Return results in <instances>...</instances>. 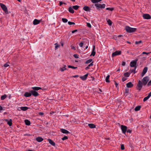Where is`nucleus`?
I'll use <instances>...</instances> for the list:
<instances>
[{
	"instance_id": "f257e3e1",
	"label": "nucleus",
	"mask_w": 151,
	"mask_h": 151,
	"mask_svg": "<svg viewBox=\"0 0 151 151\" xmlns=\"http://www.w3.org/2000/svg\"><path fill=\"white\" fill-rule=\"evenodd\" d=\"M149 81V78L147 76L143 78L142 80V82L141 81L139 80L136 88L137 89L140 91L143 85L144 86H145Z\"/></svg>"
},
{
	"instance_id": "f03ea898",
	"label": "nucleus",
	"mask_w": 151,
	"mask_h": 151,
	"mask_svg": "<svg viewBox=\"0 0 151 151\" xmlns=\"http://www.w3.org/2000/svg\"><path fill=\"white\" fill-rule=\"evenodd\" d=\"M32 88L33 89L31 90L32 92L33 93V96L35 97H37L39 95V93L36 91L42 89L41 87H32Z\"/></svg>"
},
{
	"instance_id": "7ed1b4c3",
	"label": "nucleus",
	"mask_w": 151,
	"mask_h": 151,
	"mask_svg": "<svg viewBox=\"0 0 151 151\" xmlns=\"http://www.w3.org/2000/svg\"><path fill=\"white\" fill-rule=\"evenodd\" d=\"M125 29L128 33H132L135 32L137 29L136 28H132L129 26H126Z\"/></svg>"
},
{
	"instance_id": "20e7f679",
	"label": "nucleus",
	"mask_w": 151,
	"mask_h": 151,
	"mask_svg": "<svg viewBox=\"0 0 151 151\" xmlns=\"http://www.w3.org/2000/svg\"><path fill=\"white\" fill-rule=\"evenodd\" d=\"M95 5L97 10H100V8L101 9H103L105 8L106 6V5L104 4H96Z\"/></svg>"
},
{
	"instance_id": "39448f33",
	"label": "nucleus",
	"mask_w": 151,
	"mask_h": 151,
	"mask_svg": "<svg viewBox=\"0 0 151 151\" xmlns=\"http://www.w3.org/2000/svg\"><path fill=\"white\" fill-rule=\"evenodd\" d=\"M0 6L5 13L8 14V12L6 6L4 4L1 3H0Z\"/></svg>"
},
{
	"instance_id": "423d86ee",
	"label": "nucleus",
	"mask_w": 151,
	"mask_h": 151,
	"mask_svg": "<svg viewBox=\"0 0 151 151\" xmlns=\"http://www.w3.org/2000/svg\"><path fill=\"white\" fill-rule=\"evenodd\" d=\"M138 60V59H135L134 60L131 61L130 63V66L132 67H137L136 65L137 62Z\"/></svg>"
},
{
	"instance_id": "0eeeda50",
	"label": "nucleus",
	"mask_w": 151,
	"mask_h": 151,
	"mask_svg": "<svg viewBox=\"0 0 151 151\" xmlns=\"http://www.w3.org/2000/svg\"><path fill=\"white\" fill-rule=\"evenodd\" d=\"M121 129L122 131V133L123 134H125L127 131V127L126 126L123 125H122L121 126Z\"/></svg>"
},
{
	"instance_id": "6e6552de",
	"label": "nucleus",
	"mask_w": 151,
	"mask_h": 151,
	"mask_svg": "<svg viewBox=\"0 0 151 151\" xmlns=\"http://www.w3.org/2000/svg\"><path fill=\"white\" fill-rule=\"evenodd\" d=\"M121 53L122 52L121 51H116L112 53V57H113L117 55H121Z\"/></svg>"
},
{
	"instance_id": "1a4fd4ad",
	"label": "nucleus",
	"mask_w": 151,
	"mask_h": 151,
	"mask_svg": "<svg viewBox=\"0 0 151 151\" xmlns=\"http://www.w3.org/2000/svg\"><path fill=\"white\" fill-rule=\"evenodd\" d=\"M33 93H32V91L30 90L29 91V92H25L24 94V96L26 97H29L31 96L32 95L33 96Z\"/></svg>"
},
{
	"instance_id": "9d476101",
	"label": "nucleus",
	"mask_w": 151,
	"mask_h": 151,
	"mask_svg": "<svg viewBox=\"0 0 151 151\" xmlns=\"http://www.w3.org/2000/svg\"><path fill=\"white\" fill-rule=\"evenodd\" d=\"M143 17L144 19H151L150 15L148 14H144L143 15Z\"/></svg>"
},
{
	"instance_id": "9b49d317",
	"label": "nucleus",
	"mask_w": 151,
	"mask_h": 151,
	"mask_svg": "<svg viewBox=\"0 0 151 151\" xmlns=\"http://www.w3.org/2000/svg\"><path fill=\"white\" fill-rule=\"evenodd\" d=\"M41 21V20H38L35 19L33 21V24L34 25H36L39 24Z\"/></svg>"
},
{
	"instance_id": "f8f14e48",
	"label": "nucleus",
	"mask_w": 151,
	"mask_h": 151,
	"mask_svg": "<svg viewBox=\"0 0 151 151\" xmlns=\"http://www.w3.org/2000/svg\"><path fill=\"white\" fill-rule=\"evenodd\" d=\"M148 69V68L147 67H146L144 68L143 69L142 72V75L141 76L142 77L147 72V70Z\"/></svg>"
},
{
	"instance_id": "ddd939ff",
	"label": "nucleus",
	"mask_w": 151,
	"mask_h": 151,
	"mask_svg": "<svg viewBox=\"0 0 151 151\" xmlns=\"http://www.w3.org/2000/svg\"><path fill=\"white\" fill-rule=\"evenodd\" d=\"M4 120L7 122V124L9 125V126H11L12 125V120L10 119L9 121L7 119H5Z\"/></svg>"
},
{
	"instance_id": "4468645a",
	"label": "nucleus",
	"mask_w": 151,
	"mask_h": 151,
	"mask_svg": "<svg viewBox=\"0 0 151 151\" xmlns=\"http://www.w3.org/2000/svg\"><path fill=\"white\" fill-rule=\"evenodd\" d=\"M88 73H87V74H85L83 76H81L80 77V78L83 81L85 80H86L87 78V77L88 75Z\"/></svg>"
},
{
	"instance_id": "2eb2a0df",
	"label": "nucleus",
	"mask_w": 151,
	"mask_h": 151,
	"mask_svg": "<svg viewBox=\"0 0 151 151\" xmlns=\"http://www.w3.org/2000/svg\"><path fill=\"white\" fill-rule=\"evenodd\" d=\"M133 84L131 82H129L126 84V86L128 88H131L133 86Z\"/></svg>"
},
{
	"instance_id": "dca6fc26",
	"label": "nucleus",
	"mask_w": 151,
	"mask_h": 151,
	"mask_svg": "<svg viewBox=\"0 0 151 151\" xmlns=\"http://www.w3.org/2000/svg\"><path fill=\"white\" fill-rule=\"evenodd\" d=\"M60 131L62 133L64 134H68L69 133L68 131L63 129H60Z\"/></svg>"
},
{
	"instance_id": "f3484780",
	"label": "nucleus",
	"mask_w": 151,
	"mask_h": 151,
	"mask_svg": "<svg viewBox=\"0 0 151 151\" xmlns=\"http://www.w3.org/2000/svg\"><path fill=\"white\" fill-rule=\"evenodd\" d=\"M83 9L85 11L88 12L90 11V8L87 6H85L83 8Z\"/></svg>"
},
{
	"instance_id": "a211bd4d",
	"label": "nucleus",
	"mask_w": 151,
	"mask_h": 151,
	"mask_svg": "<svg viewBox=\"0 0 151 151\" xmlns=\"http://www.w3.org/2000/svg\"><path fill=\"white\" fill-rule=\"evenodd\" d=\"M95 46H93L92 51L91 53V54L90 55V56H94L96 54V52L95 51Z\"/></svg>"
},
{
	"instance_id": "6ab92c4d",
	"label": "nucleus",
	"mask_w": 151,
	"mask_h": 151,
	"mask_svg": "<svg viewBox=\"0 0 151 151\" xmlns=\"http://www.w3.org/2000/svg\"><path fill=\"white\" fill-rule=\"evenodd\" d=\"M48 141H49V143L52 145L55 146V143L54 142L50 139H48Z\"/></svg>"
},
{
	"instance_id": "aec40b11",
	"label": "nucleus",
	"mask_w": 151,
	"mask_h": 151,
	"mask_svg": "<svg viewBox=\"0 0 151 151\" xmlns=\"http://www.w3.org/2000/svg\"><path fill=\"white\" fill-rule=\"evenodd\" d=\"M36 140L37 142H40L43 140V139L41 137H38L36 138Z\"/></svg>"
},
{
	"instance_id": "412c9836",
	"label": "nucleus",
	"mask_w": 151,
	"mask_h": 151,
	"mask_svg": "<svg viewBox=\"0 0 151 151\" xmlns=\"http://www.w3.org/2000/svg\"><path fill=\"white\" fill-rule=\"evenodd\" d=\"M88 126L90 127V128H94L96 127V125L92 123L89 124H88Z\"/></svg>"
},
{
	"instance_id": "4be33fe9",
	"label": "nucleus",
	"mask_w": 151,
	"mask_h": 151,
	"mask_svg": "<svg viewBox=\"0 0 151 151\" xmlns=\"http://www.w3.org/2000/svg\"><path fill=\"white\" fill-rule=\"evenodd\" d=\"M69 12L71 13H73L74 12V11L71 7H70L68 8Z\"/></svg>"
},
{
	"instance_id": "5701e85b",
	"label": "nucleus",
	"mask_w": 151,
	"mask_h": 151,
	"mask_svg": "<svg viewBox=\"0 0 151 151\" xmlns=\"http://www.w3.org/2000/svg\"><path fill=\"white\" fill-rule=\"evenodd\" d=\"M20 108L22 110L25 111L28 109V108L26 106H23L20 107Z\"/></svg>"
},
{
	"instance_id": "b1692460",
	"label": "nucleus",
	"mask_w": 151,
	"mask_h": 151,
	"mask_svg": "<svg viewBox=\"0 0 151 151\" xmlns=\"http://www.w3.org/2000/svg\"><path fill=\"white\" fill-rule=\"evenodd\" d=\"M93 62H91V63H90L88 65L87 67H86V68H85V69L86 70H87L88 69H89L90 68H89V67H90L91 66H92L93 65Z\"/></svg>"
},
{
	"instance_id": "393cba45",
	"label": "nucleus",
	"mask_w": 151,
	"mask_h": 151,
	"mask_svg": "<svg viewBox=\"0 0 151 151\" xmlns=\"http://www.w3.org/2000/svg\"><path fill=\"white\" fill-rule=\"evenodd\" d=\"M24 122L25 124L26 125H29L30 124V121L27 119H26L24 120Z\"/></svg>"
},
{
	"instance_id": "a878e982",
	"label": "nucleus",
	"mask_w": 151,
	"mask_h": 151,
	"mask_svg": "<svg viewBox=\"0 0 151 151\" xmlns=\"http://www.w3.org/2000/svg\"><path fill=\"white\" fill-rule=\"evenodd\" d=\"M101 0H91V1L94 4L97 3L101 1Z\"/></svg>"
},
{
	"instance_id": "bb28decb",
	"label": "nucleus",
	"mask_w": 151,
	"mask_h": 151,
	"mask_svg": "<svg viewBox=\"0 0 151 151\" xmlns=\"http://www.w3.org/2000/svg\"><path fill=\"white\" fill-rule=\"evenodd\" d=\"M141 108V106H138L136 107L134 109V110L135 111H137L140 110V108Z\"/></svg>"
},
{
	"instance_id": "cd10ccee",
	"label": "nucleus",
	"mask_w": 151,
	"mask_h": 151,
	"mask_svg": "<svg viewBox=\"0 0 151 151\" xmlns=\"http://www.w3.org/2000/svg\"><path fill=\"white\" fill-rule=\"evenodd\" d=\"M130 73H129L128 72L125 73L124 74V77H129L130 75Z\"/></svg>"
},
{
	"instance_id": "c85d7f7f",
	"label": "nucleus",
	"mask_w": 151,
	"mask_h": 151,
	"mask_svg": "<svg viewBox=\"0 0 151 151\" xmlns=\"http://www.w3.org/2000/svg\"><path fill=\"white\" fill-rule=\"evenodd\" d=\"M7 97V96L6 94H4L2 96H1V100H4L5 99L6 97Z\"/></svg>"
},
{
	"instance_id": "c756f323",
	"label": "nucleus",
	"mask_w": 151,
	"mask_h": 151,
	"mask_svg": "<svg viewBox=\"0 0 151 151\" xmlns=\"http://www.w3.org/2000/svg\"><path fill=\"white\" fill-rule=\"evenodd\" d=\"M137 67H135L134 69H132V70H129V71H130L131 73H134V74L136 73L135 70Z\"/></svg>"
},
{
	"instance_id": "7c9ffc66",
	"label": "nucleus",
	"mask_w": 151,
	"mask_h": 151,
	"mask_svg": "<svg viewBox=\"0 0 151 151\" xmlns=\"http://www.w3.org/2000/svg\"><path fill=\"white\" fill-rule=\"evenodd\" d=\"M110 77V76L109 75H108L106 78V81L107 83H109L110 82V81L109 80V79Z\"/></svg>"
},
{
	"instance_id": "2f4dec72",
	"label": "nucleus",
	"mask_w": 151,
	"mask_h": 151,
	"mask_svg": "<svg viewBox=\"0 0 151 151\" xmlns=\"http://www.w3.org/2000/svg\"><path fill=\"white\" fill-rule=\"evenodd\" d=\"M79 7V6L77 5H75L73 6V8L75 10H77Z\"/></svg>"
},
{
	"instance_id": "473e14b6",
	"label": "nucleus",
	"mask_w": 151,
	"mask_h": 151,
	"mask_svg": "<svg viewBox=\"0 0 151 151\" xmlns=\"http://www.w3.org/2000/svg\"><path fill=\"white\" fill-rule=\"evenodd\" d=\"M92 59H90L88 60H87L86 62L85 63V64H88L89 63H90L92 61Z\"/></svg>"
},
{
	"instance_id": "72a5a7b5",
	"label": "nucleus",
	"mask_w": 151,
	"mask_h": 151,
	"mask_svg": "<svg viewBox=\"0 0 151 151\" xmlns=\"http://www.w3.org/2000/svg\"><path fill=\"white\" fill-rule=\"evenodd\" d=\"M107 22L108 24L110 26H111L112 23V21L110 19H109L107 21Z\"/></svg>"
},
{
	"instance_id": "f704fd0d",
	"label": "nucleus",
	"mask_w": 151,
	"mask_h": 151,
	"mask_svg": "<svg viewBox=\"0 0 151 151\" xmlns=\"http://www.w3.org/2000/svg\"><path fill=\"white\" fill-rule=\"evenodd\" d=\"M66 65H65L62 68H60V70L61 71H63L65 70H66V68H65Z\"/></svg>"
},
{
	"instance_id": "c9c22d12",
	"label": "nucleus",
	"mask_w": 151,
	"mask_h": 151,
	"mask_svg": "<svg viewBox=\"0 0 151 151\" xmlns=\"http://www.w3.org/2000/svg\"><path fill=\"white\" fill-rule=\"evenodd\" d=\"M62 21L64 23H66L68 21L67 19L66 18H62Z\"/></svg>"
},
{
	"instance_id": "e433bc0d",
	"label": "nucleus",
	"mask_w": 151,
	"mask_h": 151,
	"mask_svg": "<svg viewBox=\"0 0 151 151\" xmlns=\"http://www.w3.org/2000/svg\"><path fill=\"white\" fill-rule=\"evenodd\" d=\"M68 68H71L74 69H76V68H77V67H75L73 66H72L70 65L68 66Z\"/></svg>"
},
{
	"instance_id": "4c0bfd02",
	"label": "nucleus",
	"mask_w": 151,
	"mask_h": 151,
	"mask_svg": "<svg viewBox=\"0 0 151 151\" xmlns=\"http://www.w3.org/2000/svg\"><path fill=\"white\" fill-rule=\"evenodd\" d=\"M106 10H110L111 11H112L114 10V8H110L108 7L106 8Z\"/></svg>"
},
{
	"instance_id": "58836bf2",
	"label": "nucleus",
	"mask_w": 151,
	"mask_h": 151,
	"mask_svg": "<svg viewBox=\"0 0 151 151\" xmlns=\"http://www.w3.org/2000/svg\"><path fill=\"white\" fill-rule=\"evenodd\" d=\"M68 139V137L66 136H65L63 137L62 138V139L63 140H66Z\"/></svg>"
},
{
	"instance_id": "ea45409f",
	"label": "nucleus",
	"mask_w": 151,
	"mask_h": 151,
	"mask_svg": "<svg viewBox=\"0 0 151 151\" xmlns=\"http://www.w3.org/2000/svg\"><path fill=\"white\" fill-rule=\"evenodd\" d=\"M68 24L69 25H72V24H75L74 22H70V21H69L68 22Z\"/></svg>"
},
{
	"instance_id": "a19ab883",
	"label": "nucleus",
	"mask_w": 151,
	"mask_h": 151,
	"mask_svg": "<svg viewBox=\"0 0 151 151\" xmlns=\"http://www.w3.org/2000/svg\"><path fill=\"white\" fill-rule=\"evenodd\" d=\"M129 89L128 88H126L125 89V93H128L129 92Z\"/></svg>"
},
{
	"instance_id": "79ce46f5",
	"label": "nucleus",
	"mask_w": 151,
	"mask_h": 151,
	"mask_svg": "<svg viewBox=\"0 0 151 151\" xmlns=\"http://www.w3.org/2000/svg\"><path fill=\"white\" fill-rule=\"evenodd\" d=\"M142 41L141 40H139V41H136L135 42V44H138L140 43H141L142 42Z\"/></svg>"
},
{
	"instance_id": "37998d69",
	"label": "nucleus",
	"mask_w": 151,
	"mask_h": 151,
	"mask_svg": "<svg viewBox=\"0 0 151 151\" xmlns=\"http://www.w3.org/2000/svg\"><path fill=\"white\" fill-rule=\"evenodd\" d=\"M121 149L122 150H124L125 149L124 146L123 144H121Z\"/></svg>"
},
{
	"instance_id": "c03bdc74",
	"label": "nucleus",
	"mask_w": 151,
	"mask_h": 151,
	"mask_svg": "<svg viewBox=\"0 0 151 151\" xmlns=\"http://www.w3.org/2000/svg\"><path fill=\"white\" fill-rule=\"evenodd\" d=\"M55 50H56L57 49L58 47H59L60 46V45H58L57 43H55Z\"/></svg>"
},
{
	"instance_id": "a18cd8bd",
	"label": "nucleus",
	"mask_w": 151,
	"mask_h": 151,
	"mask_svg": "<svg viewBox=\"0 0 151 151\" xmlns=\"http://www.w3.org/2000/svg\"><path fill=\"white\" fill-rule=\"evenodd\" d=\"M149 98L147 96L145 97L144 98V99H143V101H146L147 99H148Z\"/></svg>"
},
{
	"instance_id": "49530a36",
	"label": "nucleus",
	"mask_w": 151,
	"mask_h": 151,
	"mask_svg": "<svg viewBox=\"0 0 151 151\" xmlns=\"http://www.w3.org/2000/svg\"><path fill=\"white\" fill-rule=\"evenodd\" d=\"M87 26L89 28H91V24L89 23H87Z\"/></svg>"
},
{
	"instance_id": "de8ad7c7",
	"label": "nucleus",
	"mask_w": 151,
	"mask_h": 151,
	"mask_svg": "<svg viewBox=\"0 0 151 151\" xmlns=\"http://www.w3.org/2000/svg\"><path fill=\"white\" fill-rule=\"evenodd\" d=\"M63 4H66L65 3H64V2H62L61 1H60V2H59V5L60 6H61Z\"/></svg>"
},
{
	"instance_id": "09e8293b",
	"label": "nucleus",
	"mask_w": 151,
	"mask_h": 151,
	"mask_svg": "<svg viewBox=\"0 0 151 151\" xmlns=\"http://www.w3.org/2000/svg\"><path fill=\"white\" fill-rule=\"evenodd\" d=\"M127 78H125L124 77H122V81L123 82H124L126 80H127Z\"/></svg>"
},
{
	"instance_id": "8fccbe9b",
	"label": "nucleus",
	"mask_w": 151,
	"mask_h": 151,
	"mask_svg": "<svg viewBox=\"0 0 151 151\" xmlns=\"http://www.w3.org/2000/svg\"><path fill=\"white\" fill-rule=\"evenodd\" d=\"M73 56L75 58H78V55L77 54H75L73 55Z\"/></svg>"
},
{
	"instance_id": "3c124183",
	"label": "nucleus",
	"mask_w": 151,
	"mask_h": 151,
	"mask_svg": "<svg viewBox=\"0 0 151 151\" xmlns=\"http://www.w3.org/2000/svg\"><path fill=\"white\" fill-rule=\"evenodd\" d=\"M127 133H132V130H130V129H128L127 130Z\"/></svg>"
},
{
	"instance_id": "603ef678",
	"label": "nucleus",
	"mask_w": 151,
	"mask_h": 151,
	"mask_svg": "<svg viewBox=\"0 0 151 151\" xmlns=\"http://www.w3.org/2000/svg\"><path fill=\"white\" fill-rule=\"evenodd\" d=\"M151 85V80L148 82L147 83V86H149Z\"/></svg>"
},
{
	"instance_id": "864d4df0",
	"label": "nucleus",
	"mask_w": 151,
	"mask_h": 151,
	"mask_svg": "<svg viewBox=\"0 0 151 151\" xmlns=\"http://www.w3.org/2000/svg\"><path fill=\"white\" fill-rule=\"evenodd\" d=\"M83 45V43L81 42L79 44V45L80 47H82Z\"/></svg>"
},
{
	"instance_id": "5fc2aeb1",
	"label": "nucleus",
	"mask_w": 151,
	"mask_h": 151,
	"mask_svg": "<svg viewBox=\"0 0 151 151\" xmlns=\"http://www.w3.org/2000/svg\"><path fill=\"white\" fill-rule=\"evenodd\" d=\"M150 53V52H142V54H147V55H148V54H149Z\"/></svg>"
},
{
	"instance_id": "6e6d98bb",
	"label": "nucleus",
	"mask_w": 151,
	"mask_h": 151,
	"mask_svg": "<svg viewBox=\"0 0 151 151\" xmlns=\"http://www.w3.org/2000/svg\"><path fill=\"white\" fill-rule=\"evenodd\" d=\"M38 114L40 115H44V113L43 112H40Z\"/></svg>"
},
{
	"instance_id": "4d7b16f0",
	"label": "nucleus",
	"mask_w": 151,
	"mask_h": 151,
	"mask_svg": "<svg viewBox=\"0 0 151 151\" xmlns=\"http://www.w3.org/2000/svg\"><path fill=\"white\" fill-rule=\"evenodd\" d=\"M9 65V64H5L4 65V66L5 67H8Z\"/></svg>"
},
{
	"instance_id": "13d9d810",
	"label": "nucleus",
	"mask_w": 151,
	"mask_h": 151,
	"mask_svg": "<svg viewBox=\"0 0 151 151\" xmlns=\"http://www.w3.org/2000/svg\"><path fill=\"white\" fill-rule=\"evenodd\" d=\"M77 31H78V30L77 29H75V30L72 31V33H74L75 32H77Z\"/></svg>"
},
{
	"instance_id": "bf43d9fd",
	"label": "nucleus",
	"mask_w": 151,
	"mask_h": 151,
	"mask_svg": "<svg viewBox=\"0 0 151 151\" xmlns=\"http://www.w3.org/2000/svg\"><path fill=\"white\" fill-rule=\"evenodd\" d=\"M114 82L115 86L116 87H117L118 86V84L115 81H114Z\"/></svg>"
},
{
	"instance_id": "052dcab7",
	"label": "nucleus",
	"mask_w": 151,
	"mask_h": 151,
	"mask_svg": "<svg viewBox=\"0 0 151 151\" xmlns=\"http://www.w3.org/2000/svg\"><path fill=\"white\" fill-rule=\"evenodd\" d=\"M151 96V91L149 93L147 96L149 98Z\"/></svg>"
},
{
	"instance_id": "680f3d73",
	"label": "nucleus",
	"mask_w": 151,
	"mask_h": 151,
	"mask_svg": "<svg viewBox=\"0 0 151 151\" xmlns=\"http://www.w3.org/2000/svg\"><path fill=\"white\" fill-rule=\"evenodd\" d=\"M125 63H126L125 62L123 61L122 62V65L123 66H124L125 65Z\"/></svg>"
},
{
	"instance_id": "e2e57ef3",
	"label": "nucleus",
	"mask_w": 151,
	"mask_h": 151,
	"mask_svg": "<svg viewBox=\"0 0 151 151\" xmlns=\"http://www.w3.org/2000/svg\"><path fill=\"white\" fill-rule=\"evenodd\" d=\"M71 48H72V49H73V50H76L75 47H74V46H72V47H71Z\"/></svg>"
},
{
	"instance_id": "0e129e2a",
	"label": "nucleus",
	"mask_w": 151,
	"mask_h": 151,
	"mask_svg": "<svg viewBox=\"0 0 151 151\" xmlns=\"http://www.w3.org/2000/svg\"><path fill=\"white\" fill-rule=\"evenodd\" d=\"M3 107L1 106L0 105V111L2 110H3Z\"/></svg>"
},
{
	"instance_id": "69168bd1",
	"label": "nucleus",
	"mask_w": 151,
	"mask_h": 151,
	"mask_svg": "<svg viewBox=\"0 0 151 151\" xmlns=\"http://www.w3.org/2000/svg\"><path fill=\"white\" fill-rule=\"evenodd\" d=\"M78 77V75H75V76H73V78H76V77Z\"/></svg>"
},
{
	"instance_id": "338daca9",
	"label": "nucleus",
	"mask_w": 151,
	"mask_h": 151,
	"mask_svg": "<svg viewBox=\"0 0 151 151\" xmlns=\"http://www.w3.org/2000/svg\"><path fill=\"white\" fill-rule=\"evenodd\" d=\"M91 78H92V81H93L94 79V77H92V76H91Z\"/></svg>"
},
{
	"instance_id": "774afa93",
	"label": "nucleus",
	"mask_w": 151,
	"mask_h": 151,
	"mask_svg": "<svg viewBox=\"0 0 151 151\" xmlns=\"http://www.w3.org/2000/svg\"><path fill=\"white\" fill-rule=\"evenodd\" d=\"M127 42L129 44H131V42L129 41H127Z\"/></svg>"
}]
</instances>
